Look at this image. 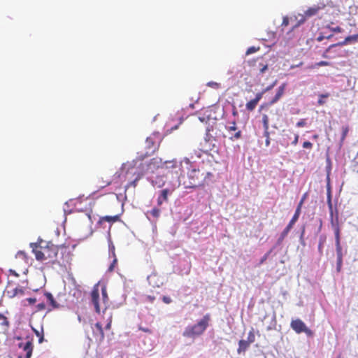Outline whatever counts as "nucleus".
Instances as JSON below:
<instances>
[{"label":"nucleus","mask_w":358,"mask_h":358,"mask_svg":"<svg viewBox=\"0 0 358 358\" xmlns=\"http://www.w3.org/2000/svg\"><path fill=\"white\" fill-rule=\"evenodd\" d=\"M30 247L38 261L49 260V262L52 263L55 262L58 252L57 246L41 240L38 243H31Z\"/></svg>","instance_id":"nucleus-1"},{"label":"nucleus","mask_w":358,"mask_h":358,"mask_svg":"<svg viewBox=\"0 0 358 358\" xmlns=\"http://www.w3.org/2000/svg\"><path fill=\"white\" fill-rule=\"evenodd\" d=\"M187 170V178L182 181L185 188H196L203 185L206 179L204 173L201 172L199 169L192 164V167Z\"/></svg>","instance_id":"nucleus-2"},{"label":"nucleus","mask_w":358,"mask_h":358,"mask_svg":"<svg viewBox=\"0 0 358 358\" xmlns=\"http://www.w3.org/2000/svg\"><path fill=\"white\" fill-rule=\"evenodd\" d=\"M210 320V315H205L196 324L187 326L182 332V336L192 339L201 336L208 327Z\"/></svg>","instance_id":"nucleus-3"},{"label":"nucleus","mask_w":358,"mask_h":358,"mask_svg":"<svg viewBox=\"0 0 358 358\" xmlns=\"http://www.w3.org/2000/svg\"><path fill=\"white\" fill-rule=\"evenodd\" d=\"M162 140L159 132H153L145 140V148L148 150L145 155L150 156L159 149L160 143Z\"/></svg>","instance_id":"nucleus-4"},{"label":"nucleus","mask_w":358,"mask_h":358,"mask_svg":"<svg viewBox=\"0 0 358 358\" xmlns=\"http://www.w3.org/2000/svg\"><path fill=\"white\" fill-rule=\"evenodd\" d=\"M190 167H192V162L189 159L185 158L180 163L176 162L175 167L170 171L169 174L171 175L173 178H176L180 182L181 178H184L185 169H189Z\"/></svg>","instance_id":"nucleus-5"},{"label":"nucleus","mask_w":358,"mask_h":358,"mask_svg":"<svg viewBox=\"0 0 358 358\" xmlns=\"http://www.w3.org/2000/svg\"><path fill=\"white\" fill-rule=\"evenodd\" d=\"M17 358H31L32 355V343L31 341L21 342L18 344Z\"/></svg>","instance_id":"nucleus-6"},{"label":"nucleus","mask_w":358,"mask_h":358,"mask_svg":"<svg viewBox=\"0 0 358 358\" xmlns=\"http://www.w3.org/2000/svg\"><path fill=\"white\" fill-rule=\"evenodd\" d=\"M358 41V34L355 35H351L345 37L344 41L338 42L337 43L331 44L329 46V48L324 51L322 55L324 58H327V52L332 48L336 46H344L350 43H356Z\"/></svg>","instance_id":"nucleus-7"},{"label":"nucleus","mask_w":358,"mask_h":358,"mask_svg":"<svg viewBox=\"0 0 358 358\" xmlns=\"http://www.w3.org/2000/svg\"><path fill=\"white\" fill-rule=\"evenodd\" d=\"M90 297H91V303L93 305L96 313L99 314L101 313V307H100V303H99L100 294H99L98 285H96L93 287V289L90 293Z\"/></svg>","instance_id":"nucleus-8"},{"label":"nucleus","mask_w":358,"mask_h":358,"mask_svg":"<svg viewBox=\"0 0 358 358\" xmlns=\"http://www.w3.org/2000/svg\"><path fill=\"white\" fill-rule=\"evenodd\" d=\"M291 328L297 334L305 332L310 334V330L306 326L305 323L300 319L293 320L290 324Z\"/></svg>","instance_id":"nucleus-9"},{"label":"nucleus","mask_w":358,"mask_h":358,"mask_svg":"<svg viewBox=\"0 0 358 358\" xmlns=\"http://www.w3.org/2000/svg\"><path fill=\"white\" fill-rule=\"evenodd\" d=\"M92 331L96 342L101 343L105 336L101 324L96 322L92 327Z\"/></svg>","instance_id":"nucleus-10"},{"label":"nucleus","mask_w":358,"mask_h":358,"mask_svg":"<svg viewBox=\"0 0 358 358\" xmlns=\"http://www.w3.org/2000/svg\"><path fill=\"white\" fill-rule=\"evenodd\" d=\"M325 6H326L324 3L314 5L313 6L308 8L304 12V17H310L312 16L316 15L320 10H323Z\"/></svg>","instance_id":"nucleus-11"},{"label":"nucleus","mask_w":358,"mask_h":358,"mask_svg":"<svg viewBox=\"0 0 358 358\" xmlns=\"http://www.w3.org/2000/svg\"><path fill=\"white\" fill-rule=\"evenodd\" d=\"M253 66L255 70L259 72V74H263L268 70V65L266 62H264L262 58H257L254 60Z\"/></svg>","instance_id":"nucleus-12"},{"label":"nucleus","mask_w":358,"mask_h":358,"mask_svg":"<svg viewBox=\"0 0 358 358\" xmlns=\"http://www.w3.org/2000/svg\"><path fill=\"white\" fill-rule=\"evenodd\" d=\"M227 130L229 132L235 131L234 135L230 136L229 138L231 140L234 141L240 139L241 138V131L238 129L235 122H232L231 125L227 127Z\"/></svg>","instance_id":"nucleus-13"},{"label":"nucleus","mask_w":358,"mask_h":358,"mask_svg":"<svg viewBox=\"0 0 358 358\" xmlns=\"http://www.w3.org/2000/svg\"><path fill=\"white\" fill-rule=\"evenodd\" d=\"M286 87V83H282L277 90V92L274 97L269 101V105H273L278 102L280 98L283 96Z\"/></svg>","instance_id":"nucleus-14"},{"label":"nucleus","mask_w":358,"mask_h":358,"mask_svg":"<svg viewBox=\"0 0 358 358\" xmlns=\"http://www.w3.org/2000/svg\"><path fill=\"white\" fill-rule=\"evenodd\" d=\"M263 92H259L256 94L255 98L250 100L246 103V108L249 111H252L257 106L259 100L262 98Z\"/></svg>","instance_id":"nucleus-15"},{"label":"nucleus","mask_w":358,"mask_h":358,"mask_svg":"<svg viewBox=\"0 0 358 358\" xmlns=\"http://www.w3.org/2000/svg\"><path fill=\"white\" fill-rule=\"evenodd\" d=\"M329 208H330L331 227H332L333 230L340 229L338 215H336L335 219L333 218V210H332V204H331L330 196H329Z\"/></svg>","instance_id":"nucleus-16"},{"label":"nucleus","mask_w":358,"mask_h":358,"mask_svg":"<svg viewBox=\"0 0 358 358\" xmlns=\"http://www.w3.org/2000/svg\"><path fill=\"white\" fill-rule=\"evenodd\" d=\"M6 294L10 298H13L18 295L22 296L24 294V289L22 287H15L11 289H7Z\"/></svg>","instance_id":"nucleus-17"},{"label":"nucleus","mask_w":358,"mask_h":358,"mask_svg":"<svg viewBox=\"0 0 358 358\" xmlns=\"http://www.w3.org/2000/svg\"><path fill=\"white\" fill-rule=\"evenodd\" d=\"M101 295H102V302L103 304V312H104L108 308V302H109V297L108 296L107 289H106V286H103L101 287Z\"/></svg>","instance_id":"nucleus-18"},{"label":"nucleus","mask_w":358,"mask_h":358,"mask_svg":"<svg viewBox=\"0 0 358 358\" xmlns=\"http://www.w3.org/2000/svg\"><path fill=\"white\" fill-rule=\"evenodd\" d=\"M45 296L47 299V302L52 308H59V304L55 300L52 294L50 292H45Z\"/></svg>","instance_id":"nucleus-19"},{"label":"nucleus","mask_w":358,"mask_h":358,"mask_svg":"<svg viewBox=\"0 0 358 358\" xmlns=\"http://www.w3.org/2000/svg\"><path fill=\"white\" fill-rule=\"evenodd\" d=\"M170 191L168 189H164L161 191L160 195L157 199L158 206H161L164 201H168V194Z\"/></svg>","instance_id":"nucleus-20"},{"label":"nucleus","mask_w":358,"mask_h":358,"mask_svg":"<svg viewBox=\"0 0 358 358\" xmlns=\"http://www.w3.org/2000/svg\"><path fill=\"white\" fill-rule=\"evenodd\" d=\"M9 327V322L6 317L0 313V329L3 332L6 331Z\"/></svg>","instance_id":"nucleus-21"},{"label":"nucleus","mask_w":358,"mask_h":358,"mask_svg":"<svg viewBox=\"0 0 358 358\" xmlns=\"http://www.w3.org/2000/svg\"><path fill=\"white\" fill-rule=\"evenodd\" d=\"M249 346H250V344L246 341L240 340L238 342V348L237 349V352L238 354L245 352L248 350Z\"/></svg>","instance_id":"nucleus-22"},{"label":"nucleus","mask_w":358,"mask_h":358,"mask_svg":"<svg viewBox=\"0 0 358 358\" xmlns=\"http://www.w3.org/2000/svg\"><path fill=\"white\" fill-rule=\"evenodd\" d=\"M119 220H120V216L118 215H114V216L106 215V216L100 217L99 222H108L114 223V222H117Z\"/></svg>","instance_id":"nucleus-23"},{"label":"nucleus","mask_w":358,"mask_h":358,"mask_svg":"<svg viewBox=\"0 0 358 358\" xmlns=\"http://www.w3.org/2000/svg\"><path fill=\"white\" fill-rule=\"evenodd\" d=\"M176 162H177L176 160H171V161H166L164 163V168L166 170H167V173H170V171L173 169V167H175Z\"/></svg>","instance_id":"nucleus-24"},{"label":"nucleus","mask_w":358,"mask_h":358,"mask_svg":"<svg viewBox=\"0 0 358 358\" xmlns=\"http://www.w3.org/2000/svg\"><path fill=\"white\" fill-rule=\"evenodd\" d=\"M97 182L101 185L100 189H103L105 187L110 185L112 181L109 178H107L105 180L103 179V178H101L98 179Z\"/></svg>","instance_id":"nucleus-25"},{"label":"nucleus","mask_w":358,"mask_h":358,"mask_svg":"<svg viewBox=\"0 0 358 358\" xmlns=\"http://www.w3.org/2000/svg\"><path fill=\"white\" fill-rule=\"evenodd\" d=\"M157 275L153 273L148 276V280L150 285H152V286H156V287H159L160 286V285H162V282H161L160 283H157V281H155V280H157Z\"/></svg>","instance_id":"nucleus-26"},{"label":"nucleus","mask_w":358,"mask_h":358,"mask_svg":"<svg viewBox=\"0 0 358 358\" xmlns=\"http://www.w3.org/2000/svg\"><path fill=\"white\" fill-rule=\"evenodd\" d=\"M335 245H336L337 260H343V249H342L341 243H337Z\"/></svg>","instance_id":"nucleus-27"},{"label":"nucleus","mask_w":358,"mask_h":358,"mask_svg":"<svg viewBox=\"0 0 358 358\" xmlns=\"http://www.w3.org/2000/svg\"><path fill=\"white\" fill-rule=\"evenodd\" d=\"M262 122H263V126H264V129L265 131V136H268V117L266 115H263Z\"/></svg>","instance_id":"nucleus-28"},{"label":"nucleus","mask_w":358,"mask_h":358,"mask_svg":"<svg viewBox=\"0 0 358 358\" xmlns=\"http://www.w3.org/2000/svg\"><path fill=\"white\" fill-rule=\"evenodd\" d=\"M213 128L207 127L206 136H205V140L206 141H211L212 140H215V137L211 134V132H213Z\"/></svg>","instance_id":"nucleus-29"},{"label":"nucleus","mask_w":358,"mask_h":358,"mask_svg":"<svg viewBox=\"0 0 358 358\" xmlns=\"http://www.w3.org/2000/svg\"><path fill=\"white\" fill-rule=\"evenodd\" d=\"M289 232V230H288L286 228L284 229V230L282 231V233L280 234V235L277 241V243L278 245L281 244V243L283 241L285 238L287 236Z\"/></svg>","instance_id":"nucleus-30"},{"label":"nucleus","mask_w":358,"mask_h":358,"mask_svg":"<svg viewBox=\"0 0 358 358\" xmlns=\"http://www.w3.org/2000/svg\"><path fill=\"white\" fill-rule=\"evenodd\" d=\"M255 341V335L254 333V330L252 329L248 332L247 342L250 345L251 343H254Z\"/></svg>","instance_id":"nucleus-31"},{"label":"nucleus","mask_w":358,"mask_h":358,"mask_svg":"<svg viewBox=\"0 0 358 358\" xmlns=\"http://www.w3.org/2000/svg\"><path fill=\"white\" fill-rule=\"evenodd\" d=\"M348 131H349L348 126H345V127H342V135H341V143H343L345 141V139L348 134Z\"/></svg>","instance_id":"nucleus-32"},{"label":"nucleus","mask_w":358,"mask_h":358,"mask_svg":"<svg viewBox=\"0 0 358 358\" xmlns=\"http://www.w3.org/2000/svg\"><path fill=\"white\" fill-rule=\"evenodd\" d=\"M16 258L21 259L24 260L25 262H27V254L24 251H18L16 254Z\"/></svg>","instance_id":"nucleus-33"},{"label":"nucleus","mask_w":358,"mask_h":358,"mask_svg":"<svg viewBox=\"0 0 358 358\" xmlns=\"http://www.w3.org/2000/svg\"><path fill=\"white\" fill-rule=\"evenodd\" d=\"M206 85L207 86L212 87L215 90H218L221 88V84L214 81H210Z\"/></svg>","instance_id":"nucleus-34"},{"label":"nucleus","mask_w":358,"mask_h":358,"mask_svg":"<svg viewBox=\"0 0 358 358\" xmlns=\"http://www.w3.org/2000/svg\"><path fill=\"white\" fill-rule=\"evenodd\" d=\"M160 213L161 210L157 208H154L150 211V215L156 219L159 217Z\"/></svg>","instance_id":"nucleus-35"},{"label":"nucleus","mask_w":358,"mask_h":358,"mask_svg":"<svg viewBox=\"0 0 358 358\" xmlns=\"http://www.w3.org/2000/svg\"><path fill=\"white\" fill-rule=\"evenodd\" d=\"M335 236V244L341 243V229L334 230Z\"/></svg>","instance_id":"nucleus-36"},{"label":"nucleus","mask_w":358,"mask_h":358,"mask_svg":"<svg viewBox=\"0 0 358 358\" xmlns=\"http://www.w3.org/2000/svg\"><path fill=\"white\" fill-rule=\"evenodd\" d=\"M329 96V94H322L320 95V99L317 101V103L320 106H322L324 104V101L323 100L324 98H327Z\"/></svg>","instance_id":"nucleus-37"},{"label":"nucleus","mask_w":358,"mask_h":358,"mask_svg":"<svg viewBox=\"0 0 358 358\" xmlns=\"http://www.w3.org/2000/svg\"><path fill=\"white\" fill-rule=\"evenodd\" d=\"M301 210H299V208L296 209L295 213H294L292 218L291 219V221L296 222L298 220V219L300 216V214H301Z\"/></svg>","instance_id":"nucleus-38"},{"label":"nucleus","mask_w":358,"mask_h":358,"mask_svg":"<svg viewBox=\"0 0 358 358\" xmlns=\"http://www.w3.org/2000/svg\"><path fill=\"white\" fill-rule=\"evenodd\" d=\"M307 196H308V193L307 192L304 193L303 195L302 196V197H301V200H300V201H299L296 208H299V210H301L302 206H303V204L304 203V201L307 198Z\"/></svg>","instance_id":"nucleus-39"},{"label":"nucleus","mask_w":358,"mask_h":358,"mask_svg":"<svg viewBox=\"0 0 358 358\" xmlns=\"http://www.w3.org/2000/svg\"><path fill=\"white\" fill-rule=\"evenodd\" d=\"M325 241V238H320V242L318 244V251L322 255L323 252V245Z\"/></svg>","instance_id":"nucleus-40"},{"label":"nucleus","mask_w":358,"mask_h":358,"mask_svg":"<svg viewBox=\"0 0 358 358\" xmlns=\"http://www.w3.org/2000/svg\"><path fill=\"white\" fill-rule=\"evenodd\" d=\"M259 50V47H258V48H256L255 46L250 47L246 51V55H248L255 53V52H257Z\"/></svg>","instance_id":"nucleus-41"},{"label":"nucleus","mask_w":358,"mask_h":358,"mask_svg":"<svg viewBox=\"0 0 358 358\" xmlns=\"http://www.w3.org/2000/svg\"><path fill=\"white\" fill-rule=\"evenodd\" d=\"M35 334H36V336L38 337V342L40 343H41L43 341V331L41 332H40L39 331H37L36 329H34Z\"/></svg>","instance_id":"nucleus-42"},{"label":"nucleus","mask_w":358,"mask_h":358,"mask_svg":"<svg viewBox=\"0 0 358 358\" xmlns=\"http://www.w3.org/2000/svg\"><path fill=\"white\" fill-rule=\"evenodd\" d=\"M327 28L329 29L333 32L341 33L343 31V29L338 26L336 27H331L330 26L328 25L327 26Z\"/></svg>","instance_id":"nucleus-43"},{"label":"nucleus","mask_w":358,"mask_h":358,"mask_svg":"<svg viewBox=\"0 0 358 358\" xmlns=\"http://www.w3.org/2000/svg\"><path fill=\"white\" fill-rule=\"evenodd\" d=\"M276 83H277V80H275L271 85H270L266 88L263 90L261 92H263V94H264L266 92L269 91L270 90H271L276 85Z\"/></svg>","instance_id":"nucleus-44"},{"label":"nucleus","mask_w":358,"mask_h":358,"mask_svg":"<svg viewBox=\"0 0 358 358\" xmlns=\"http://www.w3.org/2000/svg\"><path fill=\"white\" fill-rule=\"evenodd\" d=\"M306 124V121L305 119H301L297 123L296 127H303Z\"/></svg>","instance_id":"nucleus-45"},{"label":"nucleus","mask_w":358,"mask_h":358,"mask_svg":"<svg viewBox=\"0 0 358 358\" xmlns=\"http://www.w3.org/2000/svg\"><path fill=\"white\" fill-rule=\"evenodd\" d=\"M117 264V259H114L113 262L111 263V264L110 265L108 271L109 272H112L113 270H114V268L115 266V265Z\"/></svg>","instance_id":"nucleus-46"},{"label":"nucleus","mask_w":358,"mask_h":358,"mask_svg":"<svg viewBox=\"0 0 358 358\" xmlns=\"http://www.w3.org/2000/svg\"><path fill=\"white\" fill-rule=\"evenodd\" d=\"M317 66H329L330 63L327 61H320L315 64Z\"/></svg>","instance_id":"nucleus-47"},{"label":"nucleus","mask_w":358,"mask_h":358,"mask_svg":"<svg viewBox=\"0 0 358 358\" xmlns=\"http://www.w3.org/2000/svg\"><path fill=\"white\" fill-rule=\"evenodd\" d=\"M342 265H343V260H337V262H336L337 272L339 273L341 271Z\"/></svg>","instance_id":"nucleus-48"},{"label":"nucleus","mask_w":358,"mask_h":358,"mask_svg":"<svg viewBox=\"0 0 358 358\" xmlns=\"http://www.w3.org/2000/svg\"><path fill=\"white\" fill-rule=\"evenodd\" d=\"M313 147V144L312 143L309 142V141H305L303 143V148H306V149H311Z\"/></svg>","instance_id":"nucleus-49"},{"label":"nucleus","mask_w":358,"mask_h":358,"mask_svg":"<svg viewBox=\"0 0 358 358\" xmlns=\"http://www.w3.org/2000/svg\"><path fill=\"white\" fill-rule=\"evenodd\" d=\"M289 24V18L288 17L285 16L282 19V26L286 27Z\"/></svg>","instance_id":"nucleus-50"},{"label":"nucleus","mask_w":358,"mask_h":358,"mask_svg":"<svg viewBox=\"0 0 358 358\" xmlns=\"http://www.w3.org/2000/svg\"><path fill=\"white\" fill-rule=\"evenodd\" d=\"M111 323H112V315H110L108 320L107 324L106 325L105 328L106 329H110L111 327Z\"/></svg>","instance_id":"nucleus-51"},{"label":"nucleus","mask_w":358,"mask_h":358,"mask_svg":"<svg viewBox=\"0 0 358 358\" xmlns=\"http://www.w3.org/2000/svg\"><path fill=\"white\" fill-rule=\"evenodd\" d=\"M138 329H139V330H141V331H142L143 332L148 333V334H151L152 333V330L148 329V328H145V327H139Z\"/></svg>","instance_id":"nucleus-52"},{"label":"nucleus","mask_w":358,"mask_h":358,"mask_svg":"<svg viewBox=\"0 0 358 358\" xmlns=\"http://www.w3.org/2000/svg\"><path fill=\"white\" fill-rule=\"evenodd\" d=\"M162 300L165 303H167V304L170 303L172 301V300L170 297L166 296H163Z\"/></svg>","instance_id":"nucleus-53"},{"label":"nucleus","mask_w":358,"mask_h":358,"mask_svg":"<svg viewBox=\"0 0 358 358\" xmlns=\"http://www.w3.org/2000/svg\"><path fill=\"white\" fill-rule=\"evenodd\" d=\"M295 223L296 222L290 220L289 224L287 225V227L285 228L290 231L292 229V227Z\"/></svg>","instance_id":"nucleus-54"},{"label":"nucleus","mask_w":358,"mask_h":358,"mask_svg":"<svg viewBox=\"0 0 358 358\" xmlns=\"http://www.w3.org/2000/svg\"><path fill=\"white\" fill-rule=\"evenodd\" d=\"M37 308L38 310H43L45 308V305L43 303H38L37 305Z\"/></svg>","instance_id":"nucleus-55"},{"label":"nucleus","mask_w":358,"mask_h":358,"mask_svg":"<svg viewBox=\"0 0 358 358\" xmlns=\"http://www.w3.org/2000/svg\"><path fill=\"white\" fill-rule=\"evenodd\" d=\"M299 141V135L297 134H294V139L292 141V145H296Z\"/></svg>","instance_id":"nucleus-56"},{"label":"nucleus","mask_w":358,"mask_h":358,"mask_svg":"<svg viewBox=\"0 0 358 358\" xmlns=\"http://www.w3.org/2000/svg\"><path fill=\"white\" fill-rule=\"evenodd\" d=\"M268 254H265L260 260L259 264H263L268 258Z\"/></svg>","instance_id":"nucleus-57"},{"label":"nucleus","mask_w":358,"mask_h":358,"mask_svg":"<svg viewBox=\"0 0 358 358\" xmlns=\"http://www.w3.org/2000/svg\"><path fill=\"white\" fill-rule=\"evenodd\" d=\"M27 300L29 304H34L36 302V299L35 298H28Z\"/></svg>","instance_id":"nucleus-58"},{"label":"nucleus","mask_w":358,"mask_h":358,"mask_svg":"<svg viewBox=\"0 0 358 358\" xmlns=\"http://www.w3.org/2000/svg\"><path fill=\"white\" fill-rule=\"evenodd\" d=\"M324 38H326L325 36L320 34V36H317V41L320 42V41H323Z\"/></svg>","instance_id":"nucleus-59"},{"label":"nucleus","mask_w":358,"mask_h":358,"mask_svg":"<svg viewBox=\"0 0 358 358\" xmlns=\"http://www.w3.org/2000/svg\"><path fill=\"white\" fill-rule=\"evenodd\" d=\"M137 180H138V178H136V180H134V181L131 182L129 183V185L127 186L129 187V185H132L134 187H136V182H137Z\"/></svg>","instance_id":"nucleus-60"},{"label":"nucleus","mask_w":358,"mask_h":358,"mask_svg":"<svg viewBox=\"0 0 358 358\" xmlns=\"http://www.w3.org/2000/svg\"><path fill=\"white\" fill-rule=\"evenodd\" d=\"M266 136V145L268 146L270 144L269 134L268 133V136Z\"/></svg>","instance_id":"nucleus-61"},{"label":"nucleus","mask_w":358,"mask_h":358,"mask_svg":"<svg viewBox=\"0 0 358 358\" xmlns=\"http://www.w3.org/2000/svg\"><path fill=\"white\" fill-rule=\"evenodd\" d=\"M319 228H318V231H320L321 229H322V221L321 219L319 220Z\"/></svg>","instance_id":"nucleus-62"},{"label":"nucleus","mask_w":358,"mask_h":358,"mask_svg":"<svg viewBox=\"0 0 358 358\" xmlns=\"http://www.w3.org/2000/svg\"><path fill=\"white\" fill-rule=\"evenodd\" d=\"M148 299H149V300H150V301H154V299H155V297H154V296H148Z\"/></svg>","instance_id":"nucleus-63"},{"label":"nucleus","mask_w":358,"mask_h":358,"mask_svg":"<svg viewBox=\"0 0 358 358\" xmlns=\"http://www.w3.org/2000/svg\"><path fill=\"white\" fill-rule=\"evenodd\" d=\"M333 36V34H330L329 36L325 37L327 39H330Z\"/></svg>","instance_id":"nucleus-64"}]
</instances>
